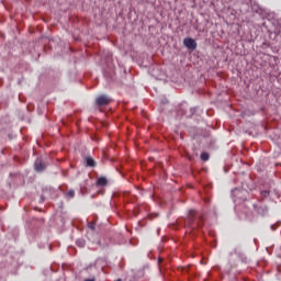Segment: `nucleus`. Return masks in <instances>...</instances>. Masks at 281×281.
Listing matches in <instances>:
<instances>
[{
  "instance_id": "obj_1",
  "label": "nucleus",
  "mask_w": 281,
  "mask_h": 281,
  "mask_svg": "<svg viewBox=\"0 0 281 281\" xmlns=\"http://www.w3.org/2000/svg\"><path fill=\"white\" fill-rule=\"evenodd\" d=\"M194 214H196L195 211H190L189 212V217L186 222L187 227H192V229H194L195 227H201V220H199L195 224H194Z\"/></svg>"
},
{
  "instance_id": "obj_2",
  "label": "nucleus",
  "mask_w": 281,
  "mask_h": 281,
  "mask_svg": "<svg viewBox=\"0 0 281 281\" xmlns=\"http://www.w3.org/2000/svg\"><path fill=\"white\" fill-rule=\"evenodd\" d=\"M95 104L97 106H106V104H111V98L106 94L100 95L97 98Z\"/></svg>"
},
{
  "instance_id": "obj_3",
  "label": "nucleus",
  "mask_w": 281,
  "mask_h": 281,
  "mask_svg": "<svg viewBox=\"0 0 281 281\" xmlns=\"http://www.w3.org/2000/svg\"><path fill=\"white\" fill-rule=\"evenodd\" d=\"M183 45L187 47V49L194 50L196 49V41L192 37H187L183 40Z\"/></svg>"
},
{
  "instance_id": "obj_4",
  "label": "nucleus",
  "mask_w": 281,
  "mask_h": 281,
  "mask_svg": "<svg viewBox=\"0 0 281 281\" xmlns=\"http://www.w3.org/2000/svg\"><path fill=\"white\" fill-rule=\"evenodd\" d=\"M35 170L36 172H43V170H45V168H47V165L45 164V161H43V158H37L35 160Z\"/></svg>"
},
{
  "instance_id": "obj_5",
  "label": "nucleus",
  "mask_w": 281,
  "mask_h": 281,
  "mask_svg": "<svg viewBox=\"0 0 281 281\" xmlns=\"http://www.w3.org/2000/svg\"><path fill=\"white\" fill-rule=\"evenodd\" d=\"M109 184V180H106L105 177H101L97 180V186L99 187H104V186H108Z\"/></svg>"
},
{
  "instance_id": "obj_6",
  "label": "nucleus",
  "mask_w": 281,
  "mask_h": 281,
  "mask_svg": "<svg viewBox=\"0 0 281 281\" xmlns=\"http://www.w3.org/2000/svg\"><path fill=\"white\" fill-rule=\"evenodd\" d=\"M86 164L90 168H95V160H93V158H91V157L86 158Z\"/></svg>"
},
{
  "instance_id": "obj_7",
  "label": "nucleus",
  "mask_w": 281,
  "mask_h": 281,
  "mask_svg": "<svg viewBox=\"0 0 281 281\" xmlns=\"http://www.w3.org/2000/svg\"><path fill=\"white\" fill-rule=\"evenodd\" d=\"M200 159H201L202 161H209V160H210V154L203 151V153L201 154V156H200Z\"/></svg>"
},
{
  "instance_id": "obj_8",
  "label": "nucleus",
  "mask_w": 281,
  "mask_h": 281,
  "mask_svg": "<svg viewBox=\"0 0 281 281\" xmlns=\"http://www.w3.org/2000/svg\"><path fill=\"white\" fill-rule=\"evenodd\" d=\"M66 196H69V199H74V196H76V192L74 190H70L66 193Z\"/></svg>"
},
{
  "instance_id": "obj_9",
  "label": "nucleus",
  "mask_w": 281,
  "mask_h": 281,
  "mask_svg": "<svg viewBox=\"0 0 281 281\" xmlns=\"http://www.w3.org/2000/svg\"><path fill=\"white\" fill-rule=\"evenodd\" d=\"M76 243H77L78 247H85V245H86L85 239H77Z\"/></svg>"
},
{
  "instance_id": "obj_10",
  "label": "nucleus",
  "mask_w": 281,
  "mask_h": 281,
  "mask_svg": "<svg viewBox=\"0 0 281 281\" xmlns=\"http://www.w3.org/2000/svg\"><path fill=\"white\" fill-rule=\"evenodd\" d=\"M88 227H89L90 229H92V232L95 231V223L90 222V223L88 224Z\"/></svg>"
},
{
  "instance_id": "obj_11",
  "label": "nucleus",
  "mask_w": 281,
  "mask_h": 281,
  "mask_svg": "<svg viewBox=\"0 0 281 281\" xmlns=\"http://www.w3.org/2000/svg\"><path fill=\"white\" fill-rule=\"evenodd\" d=\"M261 196H263L265 199H267V196H269V191H261Z\"/></svg>"
},
{
  "instance_id": "obj_12",
  "label": "nucleus",
  "mask_w": 281,
  "mask_h": 281,
  "mask_svg": "<svg viewBox=\"0 0 281 281\" xmlns=\"http://www.w3.org/2000/svg\"><path fill=\"white\" fill-rule=\"evenodd\" d=\"M236 192H238V189H235V190L233 191V194H236Z\"/></svg>"
},
{
  "instance_id": "obj_13",
  "label": "nucleus",
  "mask_w": 281,
  "mask_h": 281,
  "mask_svg": "<svg viewBox=\"0 0 281 281\" xmlns=\"http://www.w3.org/2000/svg\"><path fill=\"white\" fill-rule=\"evenodd\" d=\"M85 281H95L94 279H86Z\"/></svg>"
},
{
  "instance_id": "obj_14",
  "label": "nucleus",
  "mask_w": 281,
  "mask_h": 281,
  "mask_svg": "<svg viewBox=\"0 0 281 281\" xmlns=\"http://www.w3.org/2000/svg\"><path fill=\"white\" fill-rule=\"evenodd\" d=\"M271 229H276V227H274V226H271Z\"/></svg>"
},
{
  "instance_id": "obj_15",
  "label": "nucleus",
  "mask_w": 281,
  "mask_h": 281,
  "mask_svg": "<svg viewBox=\"0 0 281 281\" xmlns=\"http://www.w3.org/2000/svg\"><path fill=\"white\" fill-rule=\"evenodd\" d=\"M162 259H159V262H161Z\"/></svg>"
},
{
  "instance_id": "obj_16",
  "label": "nucleus",
  "mask_w": 281,
  "mask_h": 281,
  "mask_svg": "<svg viewBox=\"0 0 281 281\" xmlns=\"http://www.w3.org/2000/svg\"><path fill=\"white\" fill-rule=\"evenodd\" d=\"M117 281H122V279H119Z\"/></svg>"
}]
</instances>
